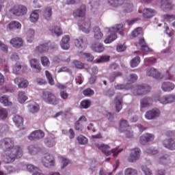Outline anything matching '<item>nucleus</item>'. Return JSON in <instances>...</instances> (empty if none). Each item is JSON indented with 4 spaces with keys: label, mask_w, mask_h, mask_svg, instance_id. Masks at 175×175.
<instances>
[{
    "label": "nucleus",
    "mask_w": 175,
    "mask_h": 175,
    "mask_svg": "<svg viewBox=\"0 0 175 175\" xmlns=\"http://www.w3.org/2000/svg\"><path fill=\"white\" fill-rule=\"evenodd\" d=\"M42 163L45 167H51V166H54V157L49 154H45L42 158Z\"/></svg>",
    "instance_id": "nucleus-10"
},
{
    "label": "nucleus",
    "mask_w": 175,
    "mask_h": 175,
    "mask_svg": "<svg viewBox=\"0 0 175 175\" xmlns=\"http://www.w3.org/2000/svg\"><path fill=\"white\" fill-rule=\"evenodd\" d=\"M80 55L82 57V58H83V59H85L88 62H92V61H94V55H92V54L91 53L81 52Z\"/></svg>",
    "instance_id": "nucleus-34"
},
{
    "label": "nucleus",
    "mask_w": 175,
    "mask_h": 175,
    "mask_svg": "<svg viewBox=\"0 0 175 175\" xmlns=\"http://www.w3.org/2000/svg\"><path fill=\"white\" fill-rule=\"evenodd\" d=\"M107 31L110 33L107 37L105 39L104 43L105 44H109L112 42H114L116 39H117V34L120 33V35H124V25L119 24L116 25V27H111L110 29L106 28Z\"/></svg>",
    "instance_id": "nucleus-2"
},
{
    "label": "nucleus",
    "mask_w": 175,
    "mask_h": 175,
    "mask_svg": "<svg viewBox=\"0 0 175 175\" xmlns=\"http://www.w3.org/2000/svg\"><path fill=\"white\" fill-rule=\"evenodd\" d=\"M79 27L85 33H90L91 31V21L84 18L83 21L79 23Z\"/></svg>",
    "instance_id": "nucleus-8"
},
{
    "label": "nucleus",
    "mask_w": 175,
    "mask_h": 175,
    "mask_svg": "<svg viewBox=\"0 0 175 175\" xmlns=\"http://www.w3.org/2000/svg\"><path fill=\"white\" fill-rule=\"evenodd\" d=\"M8 118V110L5 108H0V120H4Z\"/></svg>",
    "instance_id": "nucleus-48"
},
{
    "label": "nucleus",
    "mask_w": 175,
    "mask_h": 175,
    "mask_svg": "<svg viewBox=\"0 0 175 175\" xmlns=\"http://www.w3.org/2000/svg\"><path fill=\"white\" fill-rule=\"evenodd\" d=\"M159 116H161V111L158 109H153L150 111H148L145 114V117L147 120H154V118L159 117Z\"/></svg>",
    "instance_id": "nucleus-13"
},
{
    "label": "nucleus",
    "mask_w": 175,
    "mask_h": 175,
    "mask_svg": "<svg viewBox=\"0 0 175 175\" xmlns=\"http://www.w3.org/2000/svg\"><path fill=\"white\" fill-rule=\"evenodd\" d=\"M10 12L14 14V16H24L25 14H27L28 8L23 5H16L12 7Z\"/></svg>",
    "instance_id": "nucleus-5"
},
{
    "label": "nucleus",
    "mask_w": 175,
    "mask_h": 175,
    "mask_svg": "<svg viewBox=\"0 0 175 175\" xmlns=\"http://www.w3.org/2000/svg\"><path fill=\"white\" fill-rule=\"evenodd\" d=\"M41 62L43 66H50V60H49V58L46 56L41 57Z\"/></svg>",
    "instance_id": "nucleus-56"
},
{
    "label": "nucleus",
    "mask_w": 175,
    "mask_h": 175,
    "mask_svg": "<svg viewBox=\"0 0 175 175\" xmlns=\"http://www.w3.org/2000/svg\"><path fill=\"white\" fill-rule=\"evenodd\" d=\"M142 33H143V28L137 27L132 31L131 36H133V38H137V36H139V35H142Z\"/></svg>",
    "instance_id": "nucleus-43"
},
{
    "label": "nucleus",
    "mask_w": 175,
    "mask_h": 175,
    "mask_svg": "<svg viewBox=\"0 0 175 175\" xmlns=\"http://www.w3.org/2000/svg\"><path fill=\"white\" fill-rule=\"evenodd\" d=\"M29 152L31 155H35L38 152V148L35 147L33 145H30L28 148Z\"/></svg>",
    "instance_id": "nucleus-57"
},
{
    "label": "nucleus",
    "mask_w": 175,
    "mask_h": 175,
    "mask_svg": "<svg viewBox=\"0 0 175 175\" xmlns=\"http://www.w3.org/2000/svg\"><path fill=\"white\" fill-rule=\"evenodd\" d=\"M91 49L94 53H103L105 51L103 44L100 42L92 44Z\"/></svg>",
    "instance_id": "nucleus-21"
},
{
    "label": "nucleus",
    "mask_w": 175,
    "mask_h": 175,
    "mask_svg": "<svg viewBox=\"0 0 175 175\" xmlns=\"http://www.w3.org/2000/svg\"><path fill=\"white\" fill-rule=\"evenodd\" d=\"M163 17L164 20H166L167 21H169L170 20H175V15L174 14H164Z\"/></svg>",
    "instance_id": "nucleus-64"
},
{
    "label": "nucleus",
    "mask_w": 175,
    "mask_h": 175,
    "mask_svg": "<svg viewBox=\"0 0 175 175\" xmlns=\"http://www.w3.org/2000/svg\"><path fill=\"white\" fill-rule=\"evenodd\" d=\"M45 76L48 80L49 84H50L51 85H54V79L53 78V75H51V73H50V72H49V70L45 71Z\"/></svg>",
    "instance_id": "nucleus-44"
},
{
    "label": "nucleus",
    "mask_w": 175,
    "mask_h": 175,
    "mask_svg": "<svg viewBox=\"0 0 175 175\" xmlns=\"http://www.w3.org/2000/svg\"><path fill=\"white\" fill-rule=\"evenodd\" d=\"M73 64L75 68H77V69H83V68H84V64H83L81 62L75 60L73 62Z\"/></svg>",
    "instance_id": "nucleus-59"
},
{
    "label": "nucleus",
    "mask_w": 175,
    "mask_h": 175,
    "mask_svg": "<svg viewBox=\"0 0 175 175\" xmlns=\"http://www.w3.org/2000/svg\"><path fill=\"white\" fill-rule=\"evenodd\" d=\"M42 99L49 105H56L59 103V99L57 98L55 94H53L51 92H44L43 93Z\"/></svg>",
    "instance_id": "nucleus-4"
},
{
    "label": "nucleus",
    "mask_w": 175,
    "mask_h": 175,
    "mask_svg": "<svg viewBox=\"0 0 175 175\" xmlns=\"http://www.w3.org/2000/svg\"><path fill=\"white\" fill-rule=\"evenodd\" d=\"M108 2L114 8H118V6L124 5V0H108Z\"/></svg>",
    "instance_id": "nucleus-40"
},
{
    "label": "nucleus",
    "mask_w": 175,
    "mask_h": 175,
    "mask_svg": "<svg viewBox=\"0 0 175 175\" xmlns=\"http://www.w3.org/2000/svg\"><path fill=\"white\" fill-rule=\"evenodd\" d=\"M96 146L97 148H98V150H100L103 154H105L106 157H110L111 154H113V157H118L120 152H122L124 150L123 148H121L120 147H116L111 150H109L110 146L109 145H105L103 144H97Z\"/></svg>",
    "instance_id": "nucleus-3"
},
{
    "label": "nucleus",
    "mask_w": 175,
    "mask_h": 175,
    "mask_svg": "<svg viewBox=\"0 0 175 175\" xmlns=\"http://www.w3.org/2000/svg\"><path fill=\"white\" fill-rule=\"evenodd\" d=\"M116 110L117 113H120L122 109V96H119L116 98Z\"/></svg>",
    "instance_id": "nucleus-29"
},
{
    "label": "nucleus",
    "mask_w": 175,
    "mask_h": 175,
    "mask_svg": "<svg viewBox=\"0 0 175 175\" xmlns=\"http://www.w3.org/2000/svg\"><path fill=\"white\" fill-rule=\"evenodd\" d=\"M13 121L18 128L20 126H23L24 124V119L23 118V117L18 115H16L15 116H14Z\"/></svg>",
    "instance_id": "nucleus-31"
},
{
    "label": "nucleus",
    "mask_w": 175,
    "mask_h": 175,
    "mask_svg": "<svg viewBox=\"0 0 175 175\" xmlns=\"http://www.w3.org/2000/svg\"><path fill=\"white\" fill-rule=\"evenodd\" d=\"M83 95H85V96H92V95H94L95 92H94L93 90L88 88L83 91Z\"/></svg>",
    "instance_id": "nucleus-53"
},
{
    "label": "nucleus",
    "mask_w": 175,
    "mask_h": 175,
    "mask_svg": "<svg viewBox=\"0 0 175 175\" xmlns=\"http://www.w3.org/2000/svg\"><path fill=\"white\" fill-rule=\"evenodd\" d=\"M140 152H142V150L139 148L131 149L129 162H136V161L139 160L140 159Z\"/></svg>",
    "instance_id": "nucleus-9"
},
{
    "label": "nucleus",
    "mask_w": 175,
    "mask_h": 175,
    "mask_svg": "<svg viewBox=\"0 0 175 175\" xmlns=\"http://www.w3.org/2000/svg\"><path fill=\"white\" fill-rule=\"evenodd\" d=\"M51 33H55L57 36H61L62 35V29L58 26L52 27L50 28Z\"/></svg>",
    "instance_id": "nucleus-36"
},
{
    "label": "nucleus",
    "mask_w": 175,
    "mask_h": 175,
    "mask_svg": "<svg viewBox=\"0 0 175 175\" xmlns=\"http://www.w3.org/2000/svg\"><path fill=\"white\" fill-rule=\"evenodd\" d=\"M146 76L153 77L154 79H161V74L158 70L154 68H150L146 70Z\"/></svg>",
    "instance_id": "nucleus-17"
},
{
    "label": "nucleus",
    "mask_w": 175,
    "mask_h": 175,
    "mask_svg": "<svg viewBox=\"0 0 175 175\" xmlns=\"http://www.w3.org/2000/svg\"><path fill=\"white\" fill-rule=\"evenodd\" d=\"M21 68H25L27 69L26 66H21L20 64H16L13 68V72L14 75H20V70H21Z\"/></svg>",
    "instance_id": "nucleus-51"
},
{
    "label": "nucleus",
    "mask_w": 175,
    "mask_h": 175,
    "mask_svg": "<svg viewBox=\"0 0 175 175\" xmlns=\"http://www.w3.org/2000/svg\"><path fill=\"white\" fill-rule=\"evenodd\" d=\"M142 171L145 175H152V171H151L150 168L147 167V166H142Z\"/></svg>",
    "instance_id": "nucleus-60"
},
{
    "label": "nucleus",
    "mask_w": 175,
    "mask_h": 175,
    "mask_svg": "<svg viewBox=\"0 0 175 175\" xmlns=\"http://www.w3.org/2000/svg\"><path fill=\"white\" fill-rule=\"evenodd\" d=\"M161 3L165 10H172L174 8L173 4H172V0H161Z\"/></svg>",
    "instance_id": "nucleus-27"
},
{
    "label": "nucleus",
    "mask_w": 175,
    "mask_h": 175,
    "mask_svg": "<svg viewBox=\"0 0 175 175\" xmlns=\"http://www.w3.org/2000/svg\"><path fill=\"white\" fill-rule=\"evenodd\" d=\"M50 50V43H44L42 44H40L36 47V51L38 53H46Z\"/></svg>",
    "instance_id": "nucleus-26"
},
{
    "label": "nucleus",
    "mask_w": 175,
    "mask_h": 175,
    "mask_svg": "<svg viewBox=\"0 0 175 175\" xmlns=\"http://www.w3.org/2000/svg\"><path fill=\"white\" fill-rule=\"evenodd\" d=\"M154 139V135L146 133L139 137V143L142 144V146H146V144L148 143L149 142H152Z\"/></svg>",
    "instance_id": "nucleus-15"
},
{
    "label": "nucleus",
    "mask_w": 175,
    "mask_h": 175,
    "mask_svg": "<svg viewBox=\"0 0 175 175\" xmlns=\"http://www.w3.org/2000/svg\"><path fill=\"white\" fill-rule=\"evenodd\" d=\"M125 175H136L137 174V171L132 168H127L124 172Z\"/></svg>",
    "instance_id": "nucleus-55"
},
{
    "label": "nucleus",
    "mask_w": 175,
    "mask_h": 175,
    "mask_svg": "<svg viewBox=\"0 0 175 175\" xmlns=\"http://www.w3.org/2000/svg\"><path fill=\"white\" fill-rule=\"evenodd\" d=\"M115 90H131V87H129V83L125 84H118L115 85Z\"/></svg>",
    "instance_id": "nucleus-50"
},
{
    "label": "nucleus",
    "mask_w": 175,
    "mask_h": 175,
    "mask_svg": "<svg viewBox=\"0 0 175 175\" xmlns=\"http://www.w3.org/2000/svg\"><path fill=\"white\" fill-rule=\"evenodd\" d=\"M91 106V101L90 100H83L81 102V109H88Z\"/></svg>",
    "instance_id": "nucleus-47"
},
{
    "label": "nucleus",
    "mask_w": 175,
    "mask_h": 175,
    "mask_svg": "<svg viewBox=\"0 0 175 175\" xmlns=\"http://www.w3.org/2000/svg\"><path fill=\"white\" fill-rule=\"evenodd\" d=\"M45 76L48 80L49 84H50L51 85H54V79L53 78V75H51V73H50V72H49V70L45 71Z\"/></svg>",
    "instance_id": "nucleus-45"
},
{
    "label": "nucleus",
    "mask_w": 175,
    "mask_h": 175,
    "mask_svg": "<svg viewBox=\"0 0 175 175\" xmlns=\"http://www.w3.org/2000/svg\"><path fill=\"white\" fill-rule=\"evenodd\" d=\"M139 64H140V57H139V56H137V57H134L131 61V68H136V66H139Z\"/></svg>",
    "instance_id": "nucleus-46"
},
{
    "label": "nucleus",
    "mask_w": 175,
    "mask_h": 175,
    "mask_svg": "<svg viewBox=\"0 0 175 175\" xmlns=\"http://www.w3.org/2000/svg\"><path fill=\"white\" fill-rule=\"evenodd\" d=\"M35 38V30L29 29L27 32V40L28 43H32Z\"/></svg>",
    "instance_id": "nucleus-33"
},
{
    "label": "nucleus",
    "mask_w": 175,
    "mask_h": 175,
    "mask_svg": "<svg viewBox=\"0 0 175 175\" xmlns=\"http://www.w3.org/2000/svg\"><path fill=\"white\" fill-rule=\"evenodd\" d=\"M7 28L10 29V31H12L13 29H20L21 28V23L13 21L8 24Z\"/></svg>",
    "instance_id": "nucleus-30"
},
{
    "label": "nucleus",
    "mask_w": 175,
    "mask_h": 175,
    "mask_svg": "<svg viewBox=\"0 0 175 175\" xmlns=\"http://www.w3.org/2000/svg\"><path fill=\"white\" fill-rule=\"evenodd\" d=\"M0 102L4 106H12V103L9 100V96H3L0 98Z\"/></svg>",
    "instance_id": "nucleus-38"
},
{
    "label": "nucleus",
    "mask_w": 175,
    "mask_h": 175,
    "mask_svg": "<svg viewBox=\"0 0 175 175\" xmlns=\"http://www.w3.org/2000/svg\"><path fill=\"white\" fill-rule=\"evenodd\" d=\"M10 43L13 47H15L16 49H20V47L23 46L24 41L23 40V38L16 37L10 40Z\"/></svg>",
    "instance_id": "nucleus-20"
},
{
    "label": "nucleus",
    "mask_w": 175,
    "mask_h": 175,
    "mask_svg": "<svg viewBox=\"0 0 175 175\" xmlns=\"http://www.w3.org/2000/svg\"><path fill=\"white\" fill-rule=\"evenodd\" d=\"M126 49V46H125V44H119L116 47V50L118 53H122V51H125Z\"/></svg>",
    "instance_id": "nucleus-58"
},
{
    "label": "nucleus",
    "mask_w": 175,
    "mask_h": 175,
    "mask_svg": "<svg viewBox=\"0 0 175 175\" xmlns=\"http://www.w3.org/2000/svg\"><path fill=\"white\" fill-rule=\"evenodd\" d=\"M85 5H82L81 7L77 10H75L73 12V16L75 18H77V17H81V18H85Z\"/></svg>",
    "instance_id": "nucleus-12"
},
{
    "label": "nucleus",
    "mask_w": 175,
    "mask_h": 175,
    "mask_svg": "<svg viewBox=\"0 0 175 175\" xmlns=\"http://www.w3.org/2000/svg\"><path fill=\"white\" fill-rule=\"evenodd\" d=\"M173 73H175V65H172L167 71V75H170V77L167 78L168 80H172Z\"/></svg>",
    "instance_id": "nucleus-52"
},
{
    "label": "nucleus",
    "mask_w": 175,
    "mask_h": 175,
    "mask_svg": "<svg viewBox=\"0 0 175 175\" xmlns=\"http://www.w3.org/2000/svg\"><path fill=\"white\" fill-rule=\"evenodd\" d=\"M94 38L95 40H100L103 38V33L100 31V28L96 26L93 29Z\"/></svg>",
    "instance_id": "nucleus-24"
},
{
    "label": "nucleus",
    "mask_w": 175,
    "mask_h": 175,
    "mask_svg": "<svg viewBox=\"0 0 175 175\" xmlns=\"http://www.w3.org/2000/svg\"><path fill=\"white\" fill-rule=\"evenodd\" d=\"M151 91V87L148 85H137L136 89L133 92V94L136 96H140L142 95H147L148 92Z\"/></svg>",
    "instance_id": "nucleus-6"
},
{
    "label": "nucleus",
    "mask_w": 175,
    "mask_h": 175,
    "mask_svg": "<svg viewBox=\"0 0 175 175\" xmlns=\"http://www.w3.org/2000/svg\"><path fill=\"white\" fill-rule=\"evenodd\" d=\"M163 145L165 148H168V150H175V142L172 138L165 139L163 142Z\"/></svg>",
    "instance_id": "nucleus-22"
},
{
    "label": "nucleus",
    "mask_w": 175,
    "mask_h": 175,
    "mask_svg": "<svg viewBox=\"0 0 175 175\" xmlns=\"http://www.w3.org/2000/svg\"><path fill=\"white\" fill-rule=\"evenodd\" d=\"M27 169L28 172H32L33 174V175L38 174L40 172H42L39 168L35 167L32 164H29L27 165Z\"/></svg>",
    "instance_id": "nucleus-39"
},
{
    "label": "nucleus",
    "mask_w": 175,
    "mask_h": 175,
    "mask_svg": "<svg viewBox=\"0 0 175 175\" xmlns=\"http://www.w3.org/2000/svg\"><path fill=\"white\" fill-rule=\"evenodd\" d=\"M152 98L151 97H145L142 98L140 101V105L141 107L144 108V107H148L150 105H152Z\"/></svg>",
    "instance_id": "nucleus-25"
},
{
    "label": "nucleus",
    "mask_w": 175,
    "mask_h": 175,
    "mask_svg": "<svg viewBox=\"0 0 175 175\" xmlns=\"http://www.w3.org/2000/svg\"><path fill=\"white\" fill-rule=\"evenodd\" d=\"M155 16V10L150 8H145L143 12V16L144 18H151Z\"/></svg>",
    "instance_id": "nucleus-28"
},
{
    "label": "nucleus",
    "mask_w": 175,
    "mask_h": 175,
    "mask_svg": "<svg viewBox=\"0 0 175 175\" xmlns=\"http://www.w3.org/2000/svg\"><path fill=\"white\" fill-rule=\"evenodd\" d=\"M75 44L78 49L85 50L87 48V39L83 36L79 37L75 40Z\"/></svg>",
    "instance_id": "nucleus-11"
},
{
    "label": "nucleus",
    "mask_w": 175,
    "mask_h": 175,
    "mask_svg": "<svg viewBox=\"0 0 175 175\" xmlns=\"http://www.w3.org/2000/svg\"><path fill=\"white\" fill-rule=\"evenodd\" d=\"M27 99H28V96H25V92H20L18 98L19 103H24Z\"/></svg>",
    "instance_id": "nucleus-42"
},
{
    "label": "nucleus",
    "mask_w": 175,
    "mask_h": 175,
    "mask_svg": "<svg viewBox=\"0 0 175 175\" xmlns=\"http://www.w3.org/2000/svg\"><path fill=\"white\" fill-rule=\"evenodd\" d=\"M75 131H79L80 132L83 131V125L81 124V123H80L79 120L75 122Z\"/></svg>",
    "instance_id": "nucleus-62"
},
{
    "label": "nucleus",
    "mask_w": 175,
    "mask_h": 175,
    "mask_svg": "<svg viewBox=\"0 0 175 175\" xmlns=\"http://www.w3.org/2000/svg\"><path fill=\"white\" fill-rule=\"evenodd\" d=\"M53 14V9L51 7L45 8L44 12V17L45 20H50Z\"/></svg>",
    "instance_id": "nucleus-37"
},
{
    "label": "nucleus",
    "mask_w": 175,
    "mask_h": 175,
    "mask_svg": "<svg viewBox=\"0 0 175 175\" xmlns=\"http://www.w3.org/2000/svg\"><path fill=\"white\" fill-rule=\"evenodd\" d=\"M137 75L136 74H131L130 76L127 78V84H129V87H130V89L132 88V85L133 83H135V81H137Z\"/></svg>",
    "instance_id": "nucleus-32"
},
{
    "label": "nucleus",
    "mask_w": 175,
    "mask_h": 175,
    "mask_svg": "<svg viewBox=\"0 0 175 175\" xmlns=\"http://www.w3.org/2000/svg\"><path fill=\"white\" fill-rule=\"evenodd\" d=\"M69 42H70V37L69 36H64L62 38L60 46L63 50H69V47H70Z\"/></svg>",
    "instance_id": "nucleus-19"
},
{
    "label": "nucleus",
    "mask_w": 175,
    "mask_h": 175,
    "mask_svg": "<svg viewBox=\"0 0 175 175\" xmlns=\"http://www.w3.org/2000/svg\"><path fill=\"white\" fill-rule=\"evenodd\" d=\"M174 83L171 82H163L161 85V88L164 92H170L174 90Z\"/></svg>",
    "instance_id": "nucleus-23"
},
{
    "label": "nucleus",
    "mask_w": 175,
    "mask_h": 175,
    "mask_svg": "<svg viewBox=\"0 0 175 175\" xmlns=\"http://www.w3.org/2000/svg\"><path fill=\"white\" fill-rule=\"evenodd\" d=\"M30 65L32 69H33V72L35 73H40V71L42 70V66H40V64H39V62L36 59H32L30 60Z\"/></svg>",
    "instance_id": "nucleus-18"
},
{
    "label": "nucleus",
    "mask_w": 175,
    "mask_h": 175,
    "mask_svg": "<svg viewBox=\"0 0 175 175\" xmlns=\"http://www.w3.org/2000/svg\"><path fill=\"white\" fill-rule=\"evenodd\" d=\"M30 21L31 23H36L39 20V10H34L30 14Z\"/></svg>",
    "instance_id": "nucleus-35"
},
{
    "label": "nucleus",
    "mask_w": 175,
    "mask_h": 175,
    "mask_svg": "<svg viewBox=\"0 0 175 175\" xmlns=\"http://www.w3.org/2000/svg\"><path fill=\"white\" fill-rule=\"evenodd\" d=\"M14 82L19 88H27L28 87L29 82H28V80L25 79L23 77H18L15 78L14 80Z\"/></svg>",
    "instance_id": "nucleus-14"
},
{
    "label": "nucleus",
    "mask_w": 175,
    "mask_h": 175,
    "mask_svg": "<svg viewBox=\"0 0 175 175\" xmlns=\"http://www.w3.org/2000/svg\"><path fill=\"white\" fill-rule=\"evenodd\" d=\"M77 140L81 145H85L88 143V139L83 135L78 136Z\"/></svg>",
    "instance_id": "nucleus-41"
},
{
    "label": "nucleus",
    "mask_w": 175,
    "mask_h": 175,
    "mask_svg": "<svg viewBox=\"0 0 175 175\" xmlns=\"http://www.w3.org/2000/svg\"><path fill=\"white\" fill-rule=\"evenodd\" d=\"M157 64V59L153 57L146 58L145 59V65L146 66H150V65H154Z\"/></svg>",
    "instance_id": "nucleus-49"
},
{
    "label": "nucleus",
    "mask_w": 175,
    "mask_h": 175,
    "mask_svg": "<svg viewBox=\"0 0 175 175\" xmlns=\"http://www.w3.org/2000/svg\"><path fill=\"white\" fill-rule=\"evenodd\" d=\"M175 101L174 94H170L167 96V103H173Z\"/></svg>",
    "instance_id": "nucleus-63"
},
{
    "label": "nucleus",
    "mask_w": 175,
    "mask_h": 175,
    "mask_svg": "<svg viewBox=\"0 0 175 175\" xmlns=\"http://www.w3.org/2000/svg\"><path fill=\"white\" fill-rule=\"evenodd\" d=\"M0 148L3 150V161L5 163H12L16 158L23 157V148L14 146V139L5 137L0 141Z\"/></svg>",
    "instance_id": "nucleus-1"
},
{
    "label": "nucleus",
    "mask_w": 175,
    "mask_h": 175,
    "mask_svg": "<svg viewBox=\"0 0 175 175\" xmlns=\"http://www.w3.org/2000/svg\"><path fill=\"white\" fill-rule=\"evenodd\" d=\"M60 96L64 100H66L69 98V94L64 90L60 91Z\"/></svg>",
    "instance_id": "nucleus-61"
},
{
    "label": "nucleus",
    "mask_w": 175,
    "mask_h": 175,
    "mask_svg": "<svg viewBox=\"0 0 175 175\" xmlns=\"http://www.w3.org/2000/svg\"><path fill=\"white\" fill-rule=\"evenodd\" d=\"M28 137L29 140H38V139L44 137V133H43V131L41 130H37L32 132Z\"/></svg>",
    "instance_id": "nucleus-16"
},
{
    "label": "nucleus",
    "mask_w": 175,
    "mask_h": 175,
    "mask_svg": "<svg viewBox=\"0 0 175 175\" xmlns=\"http://www.w3.org/2000/svg\"><path fill=\"white\" fill-rule=\"evenodd\" d=\"M110 61V56L105 55L101 56L99 59L96 60L97 64H100L102 62H107Z\"/></svg>",
    "instance_id": "nucleus-54"
},
{
    "label": "nucleus",
    "mask_w": 175,
    "mask_h": 175,
    "mask_svg": "<svg viewBox=\"0 0 175 175\" xmlns=\"http://www.w3.org/2000/svg\"><path fill=\"white\" fill-rule=\"evenodd\" d=\"M129 124L128 123V120L122 119L120 122V129L121 132H126V137L129 139L131 137H133V133L130 131H128L126 128H129Z\"/></svg>",
    "instance_id": "nucleus-7"
}]
</instances>
